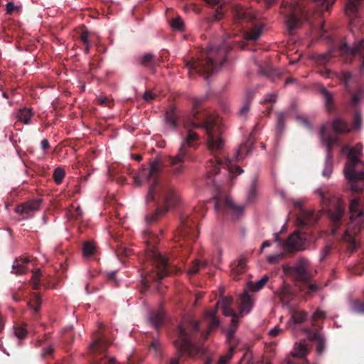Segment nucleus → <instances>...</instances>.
I'll list each match as a JSON object with an SVG mask.
<instances>
[{"instance_id":"obj_1","label":"nucleus","mask_w":364,"mask_h":364,"mask_svg":"<svg viewBox=\"0 0 364 364\" xmlns=\"http://www.w3.org/2000/svg\"><path fill=\"white\" fill-rule=\"evenodd\" d=\"M183 127L187 132L186 136L183 139L181 146H184L187 149L188 147L197 148V142L199 140V135L193 131L196 128L204 129L207 135V147L213 155V158L209 159L207 163V183L215 184V181L212 177L215 176L223 167L227 168L230 177L240 175L243 171L239 166L232 165L230 161L226 159L223 152L224 141L221 138L220 127L218 117L213 114H208L202 122L197 123L193 119H187L183 122Z\"/></svg>"},{"instance_id":"obj_2","label":"nucleus","mask_w":364,"mask_h":364,"mask_svg":"<svg viewBox=\"0 0 364 364\" xmlns=\"http://www.w3.org/2000/svg\"><path fill=\"white\" fill-rule=\"evenodd\" d=\"M161 169L159 161L154 160L151 162L149 168L141 171L134 179V183L137 186H140L143 181H149V187L146 201H153L159 205L152 214L146 217L147 224L156 222L170 207L176 205L180 200V197L175 190L169 184L159 179Z\"/></svg>"},{"instance_id":"obj_3","label":"nucleus","mask_w":364,"mask_h":364,"mask_svg":"<svg viewBox=\"0 0 364 364\" xmlns=\"http://www.w3.org/2000/svg\"><path fill=\"white\" fill-rule=\"evenodd\" d=\"M143 239L146 249L142 262L141 291L148 289L150 283L161 280L174 270V266L169 262V259L163 256L156 249L159 237L146 230L143 232Z\"/></svg>"},{"instance_id":"obj_4","label":"nucleus","mask_w":364,"mask_h":364,"mask_svg":"<svg viewBox=\"0 0 364 364\" xmlns=\"http://www.w3.org/2000/svg\"><path fill=\"white\" fill-rule=\"evenodd\" d=\"M231 50L230 45L225 41L220 45H211L202 53L201 57L186 62V67L190 73H197L208 79L215 69L225 63L227 55Z\"/></svg>"},{"instance_id":"obj_5","label":"nucleus","mask_w":364,"mask_h":364,"mask_svg":"<svg viewBox=\"0 0 364 364\" xmlns=\"http://www.w3.org/2000/svg\"><path fill=\"white\" fill-rule=\"evenodd\" d=\"M200 322L191 320L187 324H181L177 331V338L173 343L177 350V355L172 358L170 364H179L180 360L184 353L193 357L204 355L205 348L193 343L195 335L199 332Z\"/></svg>"},{"instance_id":"obj_6","label":"nucleus","mask_w":364,"mask_h":364,"mask_svg":"<svg viewBox=\"0 0 364 364\" xmlns=\"http://www.w3.org/2000/svg\"><path fill=\"white\" fill-rule=\"evenodd\" d=\"M363 145L357 144L353 148L344 146L342 151L347 154V162L343 170L346 179L350 183L351 191L354 193L364 191V163L358 158L361 154Z\"/></svg>"},{"instance_id":"obj_7","label":"nucleus","mask_w":364,"mask_h":364,"mask_svg":"<svg viewBox=\"0 0 364 364\" xmlns=\"http://www.w3.org/2000/svg\"><path fill=\"white\" fill-rule=\"evenodd\" d=\"M336 51L331 50L318 56L316 62L319 65L323 66L318 73L325 77H329L331 70L327 68L331 59L334 57ZM338 54L346 63H350L355 56H359L362 60L360 70H364V38L355 39L353 46H350L346 42L341 43L338 50Z\"/></svg>"},{"instance_id":"obj_8","label":"nucleus","mask_w":364,"mask_h":364,"mask_svg":"<svg viewBox=\"0 0 364 364\" xmlns=\"http://www.w3.org/2000/svg\"><path fill=\"white\" fill-rule=\"evenodd\" d=\"M332 129L334 134H331L327 131L326 125L323 124L320 128L319 138L322 144L326 147V162L323 170V176L329 178L333 171L332 150L333 146L339 144L338 134L348 133L350 129L346 122L341 119H336L332 122Z\"/></svg>"},{"instance_id":"obj_9","label":"nucleus","mask_w":364,"mask_h":364,"mask_svg":"<svg viewBox=\"0 0 364 364\" xmlns=\"http://www.w3.org/2000/svg\"><path fill=\"white\" fill-rule=\"evenodd\" d=\"M350 222L345 230L343 239L348 242V250L350 253L356 248L355 236L364 229V209L359 198H354L349 204Z\"/></svg>"},{"instance_id":"obj_10","label":"nucleus","mask_w":364,"mask_h":364,"mask_svg":"<svg viewBox=\"0 0 364 364\" xmlns=\"http://www.w3.org/2000/svg\"><path fill=\"white\" fill-rule=\"evenodd\" d=\"M195 210L191 214H183L181 215V223L175 233V239L180 247L186 246V254L190 252L191 246L198 238L196 221L200 216L203 217L204 213H198Z\"/></svg>"},{"instance_id":"obj_11","label":"nucleus","mask_w":364,"mask_h":364,"mask_svg":"<svg viewBox=\"0 0 364 364\" xmlns=\"http://www.w3.org/2000/svg\"><path fill=\"white\" fill-rule=\"evenodd\" d=\"M320 196L322 202L327 208L328 217L332 223V234L336 235L337 229L342 224V219L346 212L344 202L340 197H330L328 194L323 192L320 193Z\"/></svg>"},{"instance_id":"obj_12","label":"nucleus","mask_w":364,"mask_h":364,"mask_svg":"<svg viewBox=\"0 0 364 364\" xmlns=\"http://www.w3.org/2000/svg\"><path fill=\"white\" fill-rule=\"evenodd\" d=\"M282 12L285 16L287 29L290 33L299 28L301 21H308L309 18V11L302 4L297 1L294 4H283Z\"/></svg>"},{"instance_id":"obj_13","label":"nucleus","mask_w":364,"mask_h":364,"mask_svg":"<svg viewBox=\"0 0 364 364\" xmlns=\"http://www.w3.org/2000/svg\"><path fill=\"white\" fill-rule=\"evenodd\" d=\"M109 345L105 337L97 331L89 347L90 364H117L114 358H111L107 361L105 360L107 357L106 350Z\"/></svg>"},{"instance_id":"obj_14","label":"nucleus","mask_w":364,"mask_h":364,"mask_svg":"<svg viewBox=\"0 0 364 364\" xmlns=\"http://www.w3.org/2000/svg\"><path fill=\"white\" fill-rule=\"evenodd\" d=\"M308 265L309 261L300 257L294 267L286 264L283 266V270L286 274L292 275L296 281L307 283L311 279V275L307 271Z\"/></svg>"},{"instance_id":"obj_15","label":"nucleus","mask_w":364,"mask_h":364,"mask_svg":"<svg viewBox=\"0 0 364 364\" xmlns=\"http://www.w3.org/2000/svg\"><path fill=\"white\" fill-rule=\"evenodd\" d=\"M346 14L350 17L351 32L355 34L358 22L355 18L361 17L364 11V0H348L345 7Z\"/></svg>"},{"instance_id":"obj_16","label":"nucleus","mask_w":364,"mask_h":364,"mask_svg":"<svg viewBox=\"0 0 364 364\" xmlns=\"http://www.w3.org/2000/svg\"><path fill=\"white\" fill-rule=\"evenodd\" d=\"M188 150L183 145L181 146L178 154L175 156L168 158L170 171L175 176H178L183 172L184 162L188 155Z\"/></svg>"},{"instance_id":"obj_17","label":"nucleus","mask_w":364,"mask_h":364,"mask_svg":"<svg viewBox=\"0 0 364 364\" xmlns=\"http://www.w3.org/2000/svg\"><path fill=\"white\" fill-rule=\"evenodd\" d=\"M215 210L219 212H230L236 217H239L243 214L245 206L236 205L229 198L225 199H217L215 203Z\"/></svg>"},{"instance_id":"obj_18","label":"nucleus","mask_w":364,"mask_h":364,"mask_svg":"<svg viewBox=\"0 0 364 364\" xmlns=\"http://www.w3.org/2000/svg\"><path fill=\"white\" fill-rule=\"evenodd\" d=\"M41 203V199L33 198L16 205L15 212L23 215V218L26 219L32 215L34 212L40 209Z\"/></svg>"},{"instance_id":"obj_19","label":"nucleus","mask_w":364,"mask_h":364,"mask_svg":"<svg viewBox=\"0 0 364 364\" xmlns=\"http://www.w3.org/2000/svg\"><path fill=\"white\" fill-rule=\"evenodd\" d=\"M304 238L299 232L290 235L283 243V248L287 252H292L303 250Z\"/></svg>"},{"instance_id":"obj_20","label":"nucleus","mask_w":364,"mask_h":364,"mask_svg":"<svg viewBox=\"0 0 364 364\" xmlns=\"http://www.w3.org/2000/svg\"><path fill=\"white\" fill-rule=\"evenodd\" d=\"M231 11L236 24H240L243 21H250L254 18V16L240 4L232 5Z\"/></svg>"},{"instance_id":"obj_21","label":"nucleus","mask_w":364,"mask_h":364,"mask_svg":"<svg viewBox=\"0 0 364 364\" xmlns=\"http://www.w3.org/2000/svg\"><path fill=\"white\" fill-rule=\"evenodd\" d=\"M166 124L171 129H176L179 122V114L175 106L171 105L165 114Z\"/></svg>"},{"instance_id":"obj_22","label":"nucleus","mask_w":364,"mask_h":364,"mask_svg":"<svg viewBox=\"0 0 364 364\" xmlns=\"http://www.w3.org/2000/svg\"><path fill=\"white\" fill-rule=\"evenodd\" d=\"M217 308L213 310H209L205 312V318L209 321V329L205 332L202 333L203 339H207L210 331L217 328L219 326L220 321L216 316Z\"/></svg>"},{"instance_id":"obj_23","label":"nucleus","mask_w":364,"mask_h":364,"mask_svg":"<svg viewBox=\"0 0 364 364\" xmlns=\"http://www.w3.org/2000/svg\"><path fill=\"white\" fill-rule=\"evenodd\" d=\"M318 92L323 97V101L327 112L328 113L333 112L335 109L333 95L323 86L319 87Z\"/></svg>"},{"instance_id":"obj_24","label":"nucleus","mask_w":364,"mask_h":364,"mask_svg":"<svg viewBox=\"0 0 364 364\" xmlns=\"http://www.w3.org/2000/svg\"><path fill=\"white\" fill-rule=\"evenodd\" d=\"M246 261L247 259L244 255H240L237 260L233 261L230 264L232 275L236 277L242 274L246 267Z\"/></svg>"},{"instance_id":"obj_25","label":"nucleus","mask_w":364,"mask_h":364,"mask_svg":"<svg viewBox=\"0 0 364 364\" xmlns=\"http://www.w3.org/2000/svg\"><path fill=\"white\" fill-rule=\"evenodd\" d=\"M238 321H237V317H234L231 320V324H230V329L229 330L228 335H227V340L229 343L230 349L231 347L234 346V351L235 350L236 344H237V339L235 336V331L237 328Z\"/></svg>"},{"instance_id":"obj_26","label":"nucleus","mask_w":364,"mask_h":364,"mask_svg":"<svg viewBox=\"0 0 364 364\" xmlns=\"http://www.w3.org/2000/svg\"><path fill=\"white\" fill-rule=\"evenodd\" d=\"M254 304V300L252 298V296L247 293V291H245L241 296H240V310L241 312H246L248 314Z\"/></svg>"},{"instance_id":"obj_27","label":"nucleus","mask_w":364,"mask_h":364,"mask_svg":"<svg viewBox=\"0 0 364 364\" xmlns=\"http://www.w3.org/2000/svg\"><path fill=\"white\" fill-rule=\"evenodd\" d=\"M254 140L252 139L250 136V138L243 144H242L237 151L236 157L238 160L242 159L244 156L248 154L253 146Z\"/></svg>"},{"instance_id":"obj_28","label":"nucleus","mask_w":364,"mask_h":364,"mask_svg":"<svg viewBox=\"0 0 364 364\" xmlns=\"http://www.w3.org/2000/svg\"><path fill=\"white\" fill-rule=\"evenodd\" d=\"M164 318V316L161 311H152L149 317V322L156 329H159L161 326Z\"/></svg>"},{"instance_id":"obj_29","label":"nucleus","mask_w":364,"mask_h":364,"mask_svg":"<svg viewBox=\"0 0 364 364\" xmlns=\"http://www.w3.org/2000/svg\"><path fill=\"white\" fill-rule=\"evenodd\" d=\"M310 338L316 343L317 352L321 354L325 348V339L323 336L318 331H314L310 333Z\"/></svg>"},{"instance_id":"obj_30","label":"nucleus","mask_w":364,"mask_h":364,"mask_svg":"<svg viewBox=\"0 0 364 364\" xmlns=\"http://www.w3.org/2000/svg\"><path fill=\"white\" fill-rule=\"evenodd\" d=\"M67 216L69 219L80 220L82 217V210L80 206L72 204L68 210Z\"/></svg>"},{"instance_id":"obj_31","label":"nucleus","mask_w":364,"mask_h":364,"mask_svg":"<svg viewBox=\"0 0 364 364\" xmlns=\"http://www.w3.org/2000/svg\"><path fill=\"white\" fill-rule=\"evenodd\" d=\"M82 253L85 257L94 256L97 252V246L92 241L88 240L82 245Z\"/></svg>"},{"instance_id":"obj_32","label":"nucleus","mask_w":364,"mask_h":364,"mask_svg":"<svg viewBox=\"0 0 364 364\" xmlns=\"http://www.w3.org/2000/svg\"><path fill=\"white\" fill-rule=\"evenodd\" d=\"M269 280V277L264 275L257 282H249L247 283V289L250 291L256 292L262 289Z\"/></svg>"},{"instance_id":"obj_33","label":"nucleus","mask_w":364,"mask_h":364,"mask_svg":"<svg viewBox=\"0 0 364 364\" xmlns=\"http://www.w3.org/2000/svg\"><path fill=\"white\" fill-rule=\"evenodd\" d=\"M262 29V25L255 26L245 33V38L249 41H257L260 37Z\"/></svg>"},{"instance_id":"obj_34","label":"nucleus","mask_w":364,"mask_h":364,"mask_svg":"<svg viewBox=\"0 0 364 364\" xmlns=\"http://www.w3.org/2000/svg\"><path fill=\"white\" fill-rule=\"evenodd\" d=\"M314 213L301 210V215L297 218V221L300 226H306L313 220Z\"/></svg>"},{"instance_id":"obj_35","label":"nucleus","mask_w":364,"mask_h":364,"mask_svg":"<svg viewBox=\"0 0 364 364\" xmlns=\"http://www.w3.org/2000/svg\"><path fill=\"white\" fill-rule=\"evenodd\" d=\"M33 112L31 109L24 107L18 111L17 117L24 124H28L31 118L33 117Z\"/></svg>"},{"instance_id":"obj_36","label":"nucleus","mask_w":364,"mask_h":364,"mask_svg":"<svg viewBox=\"0 0 364 364\" xmlns=\"http://www.w3.org/2000/svg\"><path fill=\"white\" fill-rule=\"evenodd\" d=\"M29 262V259H21L16 260L13 264V272L17 275L23 274L26 272L24 264Z\"/></svg>"},{"instance_id":"obj_37","label":"nucleus","mask_w":364,"mask_h":364,"mask_svg":"<svg viewBox=\"0 0 364 364\" xmlns=\"http://www.w3.org/2000/svg\"><path fill=\"white\" fill-rule=\"evenodd\" d=\"M139 63L145 67L153 68L155 65L154 56L151 53H145L139 58Z\"/></svg>"},{"instance_id":"obj_38","label":"nucleus","mask_w":364,"mask_h":364,"mask_svg":"<svg viewBox=\"0 0 364 364\" xmlns=\"http://www.w3.org/2000/svg\"><path fill=\"white\" fill-rule=\"evenodd\" d=\"M28 305L34 312H38L41 306V297L38 294L34 293L32 299L28 302Z\"/></svg>"},{"instance_id":"obj_39","label":"nucleus","mask_w":364,"mask_h":364,"mask_svg":"<svg viewBox=\"0 0 364 364\" xmlns=\"http://www.w3.org/2000/svg\"><path fill=\"white\" fill-rule=\"evenodd\" d=\"M350 310L355 314H364V301L355 299L350 302Z\"/></svg>"},{"instance_id":"obj_40","label":"nucleus","mask_w":364,"mask_h":364,"mask_svg":"<svg viewBox=\"0 0 364 364\" xmlns=\"http://www.w3.org/2000/svg\"><path fill=\"white\" fill-rule=\"evenodd\" d=\"M279 296L283 303L288 304L291 299V294L289 287H282L279 291Z\"/></svg>"},{"instance_id":"obj_41","label":"nucleus","mask_w":364,"mask_h":364,"mask_svg":"<svg viewBox=\"0 0 364 364\" xmlns=\"http://www.w3.org/2000/svg\"><path fill=\"white\" fill-rule=\"evenodd\" d=\"M307 317V314L305 311H294L291 314V319L294 323H303Z\"/></svg>"},{"instance_id":"obj_42","label":"nucleus","mask_w":364,"mask_h":364,"mask_svg":"<svg viewBox=\"0 0 364 364\" xmlns=\"http://www.w3.org/2000/svg\"><path fill=\"white\" fill-rule=\"evenodd\" d=\"M65 176V170L61 167L56 168L53 174V178L56 184H60Z\"/></svg>"},{"instance_id":"obj_43","label":"nucleus","mask_w":364,"mask_h":364,"mask_svg":"<svg viewBox=\"0 0 364 364\" xmlns=\"http://www.w3.org/2000/svg\"><path fill=\"white\" fill-rule=\"evenodd\" d=\"M132 251L131 249H129L127 247L122 246V245H117L116 250H115L116 255L119 257V259H121L122 257H127L130 256L132 255Z\"/></svg>"},{"instance_id":"obj_44","label":"nucleus","mask_w":364,"mask_h":364,"mask_svg":"<svg viewBox=\"0 0 364 364\" xmlns=\"http://www.w3.org/2000/svg\"><path fill=\"white\" fill-rule=\"evenodd\" d=\"M341 80L344 84L346 89L348 92L351 93L350 89L349 88V82H350L352 79V75L349 72L343 71L341 74Z\"/></svg>"},{"instance_id":"obj_45","label":"nucleus","mask_w":364,"mask_h":364,"mask_svg":"<svg viewBox=\"0 0 364 364\" xmlns=\"http://www.w3.org/2000/svg\"><path fill=\"white\" fill-rule=\"evenodd\" d=\"M171 26L175 31H183L184 28V23L180 16L173 18L171 21Z\"/></svg>"},{"instance_id":"obj_46","label":"nucleus","mask_w":364,"mask_h":364,"mask_svg":"<svg viewBox=\"0 0 364 364\" xmlns=\"http://www.w3.org/2000/svg\"><path fill=\"white\" fill-rule=\"evenodd\" d=\"M149 350L154 352L156 357L161 356V343L157 339H154L150 346Z\"/></svg>"},{"instance_id":"obj_47","label":"nucleus","mask_w":364,"mask_h":364,"mask_svg":"<svg viewBox=\"0 0 364 364\" xmlns=\"http://www.w3.org/2000/svg\"><path fill=\"white\" fill-rule=\"evenodd\" d=\"M253 95H254L253 91H252V90L247 91V95H246V101H247L246 104L240 109L241 115H245L249 112L250 103V101H251Z\"/></svg>"},{"instance_id":"obj_48","label":"nucleus","mask_w":364,"mask_h":364,"mask_svg":"<svg viewBox=\"0 0 364 364\" xmlns=\"http://www.w3.org/2000/svg\"><path fill=\"white\" fill-rule=\"evenodd\" d=\"M314 1L318 2V5L320 6L319 10L321 11H328L330 8L333 4V1L332 0H314Z\"/></svg>"},{"instance_id":"obj_49","label":"nucleus","mask_w":364,"mask_h":364,"mask_svg":"<svg viewBox=\"0 0 364 364\" xmlns=\"http://www.w3.org/2000/svg\"><path fill=\"white\" fill-rule=\"evenodd\" d=\"M41 272L39 269L36 270L33 272L32 277L31 279V282L33 285V289H38L40 284V277H41Z\"/></svg>"},{"instance_id":"obj_50","label":"nucleus","mask_w":364,"mask_h":364,"mask_svg":"<svg viewBox=\"0 0 364 364\" xmlns=\"http://www.w3.org/2000/svg\"><path fill=\"white\" fill-rule=\"evenodd\" d=\"M206 265L207 262L196 260L193 263L192 266L191 267L189 272L193 274H196L198 272L200 267H205Z\"/></svg>"},{"instance_id":"obj_51","label":"nucleus","mask_w":364,"mask_h":364,"mask_svg":"<svg viewBox=\"0 0 364 364\" xmlns=\"http://www.w3.org/2000/svg\"><path fill=\"white\" fill-rule=\"evenodd\" d=\"M233 354L234 346L231 347L230 349H229L228 353L227 354L222 355L220 358L218 364H228Z\"/></svg>"},{"instance_id":"obj_52","label":"nucleus","mask_w":364,"mask_h":364,"mask_svg":"<svg viewBox=\"0 0 364 364\" xmlns=\"http://www.w3.org/2000/svg\"><path fill=\"white\" fill-rule=\"evenodd\" d=\"M277 117V128L278 131H282L284 127L285 114L283 112H279Z\"/></svg>"},{"instance_id":"obj_53","label":"nucleus","mask_w":364,"mask_h":364,"mask_svg":"<svg viewBox=\"0 0 364 364\" xmlns=\"http://www.w3.org/2000/svg\"><path fill=\"white\" fill-rule=\"evenodd\" d=\"M362 118L361 114L359 111L356 110L353 117V128L355 129H359L361 127Z\"/></svg>"},{"instance_id":"obj_54","label":"nucleus","mask_w":364,"mask_h":364,"mask_svg":"<svg viewBox=\"0 0 364 364\" xmlns=\"http://www.w3.org/2000/svg\"><path fill=\"white\" fill-rule=\"evenodd\" d=\"M14 334L18 338L23 339L27 335V330L23 326H16L14 328Z\"/></svg>"},{"instance_id":"obj_55","label":"nucleus","mask_w":364,"mask_h":364,"mask_svg":"<svg viewBox=\"0 0 364 364\" xmlns=\"http://www.w3.org/2000/svg\"><path fill=\"white\" fill-rule=\"evenodd\" d=\"M284 256H285L284 253H279V254H277V255H269L267 257V262L269 264H276L279 261L283 259L284 258Z\"/></svg>"},{"instance_id":"obj_56","label":"nucleus","mask_w":364,"mask_h":364,"mask_svg":"<svg viewBox=\"0 0 364 364\" xmlns=\"http://www.w3.org/2000/svg\"><path fill=\"white\" fill-rule=\"evenodd\" d=\"M232 303V298L230 296H226L222 298L220 301L217 303L216 306L220 305L222 308L230 307Z\"/></svg>"},{"instance_id":"obj_57","label":"nucleus","mask_w":364,"mask_h":364,"mask_svg":"<svg viewBox=\"0 0 364 364\" xmlns=\"http://www.w3.org/2000/svg\"><path fill=\"white\" fill-rule=\"evenodd\" d=\"M256 196V182L252 181L250 188L248 192L247 200L252 201Z\"/></svg>"},{"instance_id":"obj_58","label":"nucleus","mask_w":364,"mask_h":364,"mask_svg":"<svg viewBox=\"0 0 364 364\" xmlns=\"http://www.w3.org/2000/svg\"><path fill=\"white\" fill-rule=\"evenodd\" d=\"M54 353V348L52 345L44 348L42 352V357L43 358H52Z\"/></svg>"},{"instance_id":"obj_59","label":"nucleus","mask_w":364,"mask_h":364,"mask_svg":"<svg viewBox=\"0 0 364 364\" xmlns=\"http://www.w3.org/2000/svg\"><path fill=\"white\" fill-rule=\"evenodd\" d=\"M89 35H90V33L87 30L82 31L79 36L80 41L83 44L89 43H90Z\"/></svg>"},{"instance_id":"obj_60","label":"nucleus","mask_w":364,"mask_h":364,"mask_svg":"<svg viewBox=\"0 0 364 364\" xmlns=\"http://www.w3.org/2000/svg\"><path fill=\"white\" fill-rule=\"evenodd\" d=\"M309 281L307 283H304L306 284V293L309 294L313 292H316L318 290V286L315 284H309Z\"/></svg>"},{"instance_id":"obj_61","label":"nucleus","mask_w":364,"mask_h":364,"mask_svg":"<svg viewBox=\"0 0 364 364\" xmlns=\"http://www.w3.org/2000/svg\"><path fill=\"white\" fill-rule=\"evenodd\" d=\"M277 100V95L274 93L268 94L264 97L262 102L264 104L273 103Z\"/></svg>"},{"instance_id":"obj_62","label":"nucleus","mask_w":364,"mask_h":364,"mask_svg":"<svg viewBox=\"0 0 364 364\" xmlns=\"http://www.w3.org/2000/svg\"><path fill=\"white\" fill-rule=\"evenodd\" d=\"M223 314L225 316H231L232 318L234 317H237V314L230 307L222 308Z\"/></svg>"},{"instance_id":"obj_63","label":"nucleus","mask_w":364,"mask_h":364,"mask_svg":"<svg viewBox=\"0 0 364 364\" xmlns=\"http://www.w3.org/2000/svg\"><path fill=\"white\" fill-rule=\"evenodd\" d=\"M361 93H362L361 88H359L356 93L352 94L351 103L353 105H357L358 103V102L360 101Z\"/></svg>"},{"instance_id":"obj_64","label":"nucleus","mask_w":364,"mask_h":364,"mask_svg":"<svg viewBox=\"0 0 364 364\" xmlns=\"http://www.w3.org/2000/svg\"><path fill=\"white\" fill-rule=\"evenodd\" d=\"M307 353V348L304 344H300L298 347V350L296 352V355L303 358L306 355Z\"/></svg>"}]
</instances>
